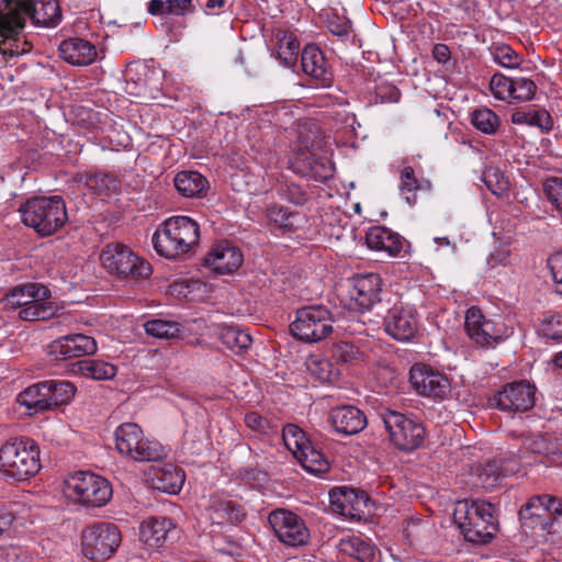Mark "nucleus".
Here are the masks:
<instances>
[{
  "label": "nucleus",
  "instance_id": "obj_30",
  "mask_svg": "<svg viewBox=\"0 0 562 562\" xmlns=\"http://www.w3.org/2000/svg\"><path fill=\"white\" fill-rule=\"evenodd\" d=\"M48 392L46 381L38 382L21 392L18 395V402L27 408L30 415L49 411L52 407Z\"/></svg>",
  "mask_w": 562,
  "mask_h": 562
},
{
  "label": "nucleus",
  "instance_id": "obj_56",
  "mask_svg": "<svg viewBox=\"0 0 562 562\" xmlns=\"http://www.w3.org/2000/svg\"><path fill=\"white\" fill-rule=\"evenodd\" d=\"M23 30H20L19 33L12 37L0 36L2 43V58L4 61H8L7 57H14L23 55L31 50L32 46L29 42L23 41V47L19 48V36L21 35Z\"/></svg>",
  "mask_w": 562,
  "mask_h": 562
},
{
  "label": "nucleus",
  "instance_id": "obj_6",
  "mask_svg": "<svg viewBox=\"0 0 562 562\" xmlns=\"http://www.w3.org/2000/svg\"><path fill=\"white\" fill-rule=\"evenodd\" d=\"M331 311L322 304H312L299 308L290 331L297 340L307 344L319 342L334 331Z\"/></svg>",
  "mask_w": 562,
  "mask_h": 562
},
{
  "label": "nucleus",
  "instance_id": "obj_58",
  "mask_svg": "<svg viewBox=\"0 0 562 562\" xmlns=\"http://www.w3.org/2000/svg\"><path fill=\"white\" fill-rule=\"evenodd\" d=\"M513 97L510 100L530 101L536 93V83L528 78H515L513 81Z\"/></svg>",
  "mask_w": 562,
  "mask_h": 562
},
{
  "label": "nucleus",
  "instance_id": "obj_16",
  "mask_svg": "<svg viewBox=\"0 0 562 562\" xmlns=\"http://www.w3.org/2000/svg\"><path fill=\"white\" fill-rule=\"evenodd\" d=\"M497 408L506 412H526L535 405V386L520 381L506 384L493 397Z\"/></svg>",
  "mask_w": 562,
  "mask_h": 562
},
{
  "label": "nucleus",
  "instance_id": "obj_4",
  "mask_svg": "<svg viewBox=\"0 0 562 562\" xmlns=\"http://www.w3.org/2000/svg\"><path fill=\"white\" fill-rule=\"evenodd\" d=\"M40 469V449L33 439L15 438L1 447L0 471L8 479L24 481L35 475Z\"/></svg>",
  "mask_w": 562,
  "mask_h": 562
},
{
  "label": "nucleus",
  "instance_id": "obj_44",
  "mask_svg": "<svg viewBox=\"0 0 562 562\" xmlns=\"http://www.w3.org/2000/svg\"><path fill=\"white\" fill-rule=\"evenodd\" d=\"M282 440L289 451L296 458L312 441L296 425L288 424L282 429Z\"/></svg>",
  "mask_w": 562,
  "mask_h": 562
},
{
  "label": "nucleus",
  "instance_id": "obj_36",
  "mask_svg": "<svg viewBox=\"0 0 562 562\" xmlns=\"http://www.w3.org/2000/svg\"><path fill=\"white\" fill-rule=\"evenodd\" d=\"M20 0H0V36L12 37L22 30V20L16 15Z\"/></svg>",
  "mask_w": 562,
  "mask_h": 562
},
{
  "label": "nucleus",
  "instance_id": "obj_17",
  "mask_svg": "<svg viewBox=\"0 0 562 562\" xmlns=\"http://www.w3.org/2000/svg\"><path fill=\"white\" fill-rule=\"evenodd\" d=\"M140 540L149 548H160L179 538V529L168 517H150L139 527Z\"/></svg>",
  "mask_w": 562,
  "mask_h": 562
},
{
  "label": "nucleus",
  "instance_id": "obj_8",
  "mask_svg": "<svg viewBox=\"0 0 562 562\" xmlns=\"http://www.w3.org/2000/svg\"><path fill=\"white\" fill-rule=\"evenodd\" d=\"M115 443L120 453L135 461H159L167 456L164 446L156 440L144 438L143 430L134 423H124L116 428Z\"/></svg>",
  "mask_w": 562,
  "mask_h": 562
},
{
  "label": "nucleus",
  "instance_id": "obj_42",
  "mask_svg": "<svg viewBox=\"0 0 562 562\" xmlns=\"http://www.w3.org/2000/svg\"><path fill=\"white\" fill-rule=\"evenodd\" d=\"M271 222L286 232H294L299 227L303 216L299 212L289 211L282 205H273L268 211Z\"/></svg>",
  "mask_w": 562,
  "mask_h": 562
},
{
  "label": "nucleus",
  "instance_id": "obj_2",
  "mask_svg": "<svg viewBox=\"0 0 562 562\" xmlns=\"http://www.w3.org/2000/svg\"><path fill=\"white\" fill-rule=\"evenodd\" d=\"M200 227L189 216H172L155 232L153 245L158 255L175 259L189 255L198 245Z\"/></svg>",
  "mask_w": 562,
  "mask_h": 562
},
{
  "label": "nucleus",
  "instance_id": "obj_14",
  "mask_svg": "<svg viewBox=\"0 0 562 562\" xmlns=\"http://www.w3.org/2000/svg\"><path fill=\"white\" fill-rule=\"evenodd\" d=\"M465 331L471 340L482 347H490L497 344L504 334V325L486 319L481 310L472 306L467 311Z\"/></svg>",
  "mask_w": 562,
  "mask_h": 562
},
{
  "label": "nucleus",
  "instance_id": "obj_18",
  "mask_svg": "<svg viewBox=\"0 0 562 562\" xmlns=\"http://www.w3.org/2000/svg\"><path fill=\"white\" fill-rule=\"evenodd\" d=\"M16 15L22 20V30L25 26V18L33 23L43 26H55L61 19L57 0H20Z\"/></svg>",
  "mask_w": 562,
  "mask_h": 562
},
{
  "label": "nucleus",
  "instance_id": "obj_7",
  "mask_svg": "<svg viewBox=\"0 0 562 562\" xmlns=\"http://www.w3.org/2000/svg\"><path fill=\"white\" fill-rule=\"evenodd\" d=\"M64 491L67 497L87 507H102L113 494L106 479L87 471L71 474L65 481Z\"/></svg>",
  "mask_w": 562,
  "mask_h": 562
},
{
  "label": "nucleus",
  "instance_id": "obj_49",
  "mask_svg": "<svg viewBox=\"0 0 562 562\" xmlns=\"http://www.w3.org/2000/svg\"><path fill=\"white\" fill-rule=\"evenodd\" d=\"M307 371L321 382H329L334 375L331 362L321 356L312 355L306 359Z\"/></svg>",
  "mask_w": 562,
  "mask_h": 562
},
{
  "label": "nucleus",
  "instance_id": "obj_25",
  "mask_svg": "<svg viewBox=\"0 0 562 562\" xmlns=\"http://www.w3.org/2000/svg\"><path fill=\"white\" fill-rule=\"evenodd\" d=\"M519 519L522 526L529 529H540L547 533L552 532V521L546 516L541 495H535L519 510Z\"/></svg>",
  "mask_w": 562,
  "mask_h": 562
},
{
  "label": "nucleus",
  "instance_id": "obj_33",
  "mask_svg": "<svg viewBox=\"0 0 562 562\" xmlns=\"http://www.w3.org/2000/svg\"><path fill=\"white\" fill-rule=\"evenodd\" d=\"M186 475L182 469L173 464H165L155 471L153 485L168 494H177L184 484Z\"/></svg>",
  "mask_w": 562,
  "mask_h": 562
},
{
  "label": "nucleus",
  "instance_id": "obj_63",
  "mask_svg": "<svg viewBox=\"0 0 562 562\" xmlns=\"http://www.w3.org/2000/svg\"><path fill=\"white\" fill-rule=\"evenodd\" d=\"M378 97L381 98L383 102H398L401 98L400 90L394 86L387 87H379L376 90Z\"/></svg>",
  "mask_w": 562,
  "mask_h": 562
},
{
  "label": "nucleus",
  "instance_id": "obj_3",
  "mask_svg": "<svg viewBox=\"0 0 562 562\" xmlns=\"http://www.w3.org/2000/svg\"><path fill=\"white\" fill-rule=\"evenodd\" d=\"M5 310L20 308L19 316L24 321H46L58 316L60 307L49 300V290L38 283H27L13 288L2 300Z\"/></svg>",
  "mask_w": 562,
  "mask_h": 562
},
{
  "label": "nucleus",
  "instance_id": "obj_9",
  "mask_svg": "<svg viewBox=\"0 0 562 562\" xmlns=\"http://www.w3.org/2000/svg\"><path fill=\"white\" fill-rule=\"evenodd\" d=\"M100 260L110 273H115L121 278L138 280L147 278L151 273L150 265L121 243L106 245L101 251Z\"/></svg>",
  "mask_w": 562,
  "mask_h": 562
},
{
  "label": "nucleus",
  "instance_id": "obj_43",
  "mask_svg": "<svg viewBox=\"0 0 562 562\" xmlns=\"http://www.w3.org/2000/svg\"><path fill=\"white\" fill-rule=\"evenodd\" d=\"M46 387L49 389L48 394L52 408L67 404L76 393L75 385L68 381L47 380Z\"/></svg>",
  "mask_w": 562,
  "mask_h": 562
},
{
  "label": "nucleus",
  "instance_id": "obj_23",
  "mask_svg": "<svg viewBox=\"0 0 562 562\" xmlns=\"http://www.w3.org/2000/svg\"><path fill=\"white\" fill-rule=\"evenodd\" d=\"M59 54L66 63L74 66L91 65L98 56L95 46L80 37L63 41L59 44Z\"/></svg>",
  "mask_w": 562,
  "mask_h": 562
},
{
  "label": "nucleus",
  "instance_id": "obj_32",
  "mask_svg": "<svg viewBox=\"0 0 562 562\" xmlns=\"http://www.w3.org/2000/svg\"><path fill=\"white\" fill-rule=\"evenodd\" d=\"M330 502L336 512L340 515L350 517V518H361V506H366L367 498L363 493L358 495V493L353 490L350 491H340L337 493L330 494Z\"/></svg>",
  "mask_w": 562,
  "mask_h": 562
},
{
  "label": "nucleus",
  "instance_id": "obj_40",
  "mask_svg": "<svg viewBox=\"0 0 562 562\" xmlns=\"http://www.w3.org/2000/svg\"><path fill=\"white\" fill-rule=\"evenodd\" d=\"M83 179L85 184L99 194L116 193L121 189V180L113 173H88Z\"/></svg>",
  "mask_w": 562,
  "mask_h": 562
},
{
  "label": "nucleus",
  "instance_id": "obj_51",
  "mask_svg": "<svg viewBox=\"0 0 562 562\" xmlns=\"http://www.w3.org/2000/svg\"><path fill=\"white\" fill-rule=\"evenodd\" d=\"M331 357L340 363L353 364L361 360L362 352L360 349L347 341H339L331 347Z\"/></svg>",
  "mask_w": 562,
  "mask_h": 562
},
{
  "label": "nucleus",
  "instance_id": "obj_48",
  "mask_svg": "<svg viewBox=\"0 0 562 562\" xmlns=\"http://www.w3.org/2000/svg\"><path fill=\"white\" fill-rule=\"evenodd\" d=\"M471 123L484 134H494L499 125L498 116L490 109L482 108L472 112Z\"/></svg>",
  "mask_w": 562,
  "mask_h": 562
},
{
  "label": "nucleus",
  "instance_id": "obj_50",
  "mask_svg": "<svg viewBox=\"0 0 562 562\" xmlns=\"http://www.w3.org/2000/svg\"><path fill=\"white\" fill-rule=\"evenodd\" d=\"M419 187L414 169L411 166L404 167L401 171L400 191L407 204L414 205L416 203Z\"/></svg>",
  "mask_w": 562,
  "mask_h": 562
},
{
  "label": "nucleus",
  "instance_id": "obj_12",
  "mask_svg": "<svg viewBox=\"0 0 562 562\" xmlns=\"http://www.w3.org/2000/svg\"><path fill=\"white\" fill-rule=\"evenodd\" d=\"M268 520L278 539L284 544L300 547L307 543L308 529L296 514L279 508L270 513Z\"/></svg>",
  "mask_w": 562,
  "mask_h": 562
},
{
  "label": "nucleus",
  "instance_id": "obj_38",
  "mask_svg": "<svg viewBox=\"0 0 562 562\" xmlns=\"http://www.w3.org/2000/svg\"><path fill=\"white\" fill-rule=\"evenodd\" d=\"M218 338L228 349L236 352L247 350L252 342L249 333L235 326L222 327L218 330Z\"/></svg>",
  "mask_w": 562,
  "mask_h": 562
},
{
  "label": "nucleus",
  "instance_id": "obj_46",
  "mask_svg": "<svg viewBox=\"0 0 562 562\" xmlns=\"http://www.w3.org/2000/svg\"><path fill=\"white\" fill-rule=\"evenodd\" d=\"M482 180L487 189L496 196H504L509 191L508 177L498 167H488L482 175Z\"/></svg>",
  "mask_w": 562,
  "mask_h": 562
},
{
  "label": "nucleus",
  "instance_id": "obj_41",
  "mask_svg": "<svg viewBox=\"0 0 562 562\" xmlns=\"http://www.w3.org/2000/svg\"><path fill=\"white\" fill-rule=\"evenodd\" d=\"M295 459L311 473L321 474L329 469L327 459L312 442Z\"/></svg>",
  "mask_w": 562,
  "mask_h": 562
},
{
  "label": "nucleus",
  "instance_id": "obj_64",
  "mask_svg": "<svg viewBox=\"0 0 562 562\" xmlns=\"http://www.w3.org/2000/svg\"><path fill=\"white\" fill-rule=\"evenodd\" d=\"M0 562H23L21 549L16 547H0Z\"/></svg>",
  "mask_w": 562,
  "mask_h": 562
},
{
  "label": "nucleus",
  "instance_id": "obj_54",
  "mask_svg": "<svg viewBox=\"0 0 562 562\" xmlns=\"http://www.w3.org/2000/svg\"><path fill=\"white\" fill-rule=\"evenodd\" d=\"M538 330L541 336L548 339L562 340V314L543 317Z\"/></svg>",
  "mask_w": 562,
  "mask_h": 562
},
{
  "label": "nucleus",
  "instance_id": "obj_10",
  "mask_svg": "<svg viewBox=\"0 0 562 562\" xmlns=\"http://www.w3.org/2000/svg\"><path fill=\"white\" fill-rule=\"evenodd\" d=\"M121 540V532L115 525L111 522L91 525L81 535L82 553L93 562H103L114 554Z\"/></svg>",
  "mask_w": 562,
  "mask_h": 562
},
{
  "label": "nucleus",
  "instance_id": "obj_1",
  "mask_svg": "<svg viewBox=\"0 0 562 562\" xmlns=\"http://www.w3.org/2000/svg\"><path fill=\"white\" fill-rule=\"evenodd\" d=\"M453 520L464 539L475 544L490 542L498 529L494 506L481 499L457 502Z\"/></svg>",
  "mask_w": 562,
  "mask_h": 562
},
{
  "label": "nucleus",
  "instance_id": "obj_24",
  "mask_svg": "<svg viewBox=\"0 0 562 562\" xmlns=\"http://www.w3.org/2000/svg\"><path fill=\"white\" fill-rule=\"evenodd\" d=\"M303 71L310 75L324 87L330 86L333 74L326 67V60L322 50L315 45H307L301 54Z\"/></svg>",
  "mask_w": 562,
  "mask_h": 562
},
{
  "label": "nucleus",
  "instance_id": "obj_22",
  "mask_svg": "<svg viewBox=\"0 0 562 562\" xmlns=\"http://www.w3.org/2000/svg\"><path fill=\"white\" fill-rule=\"evenodd\" d=\"M329 419L335 430L345 436L356 435L367 426L366 415L351 405L331 409Z\"/></svg>",
  "mask_w": 562,
  "mask_h": 562
},
{
  "label": "nucleus",
  "instance_id": "obj_37",
  "mask_svg": "<svg viewBox=\"0 0 562 562\" xmlns=\"http://www.w3.org/2000/svg\"><path fill=\"white\" fill-rule=\"evenodd\" d=\"M510 121L513 124H527L539 127L541 131L548 132L552 128V119L544 110H536L530 106L519 108L512 113Z\"/></svg>",
  "mask_w": 562,
  "mask_h": 562
},
{
  "label": "nucleus",
  "instance_id": "obj_21",
  "mask_svg": "<svg viewBox=\"0 0 562 562\" xmlns=\"http://www.w3.org/2000/svg\"><path fill=\"white\" fill-rule=\"evenodd\" d=\"M241 263V252L228 243L215 245L204 259V265L218 274L231 273Z\"/></svg>",
  "mask_w": 562,
  "mask_h": 562
},
{
  "label": "nucleus",
  "instance_id": "obj_5",
  "mask_svg": "<svg viewBox=\"0 0 562 562\" xmlns=\"http://www.w3.org/2000/svg\"><path fill=\"white\" fill-rule=\"evenodd\" d=\"M22 221L41 236H49L68 220L66 203L61 196H36L20 207Z\"/></svg>",
  "mask_w": 562,
  "mask_h": 562
},
{
  "label": "nucleus",
  "instance_id": "obj_11",
  "mask_svg": "<svg viewBox=\"0 0 562 562\" xmlns=\"http://www.w3.org/2000/svg\"><path fill=\"white\" fill-rule=\"evenodd\" d=\"M390 440L401 450L420 447L425 439V428L420 423L401 412L383 408L380 413Z\"/></svg>",
  "mask_w": 562,
  "mask_h": 562
},
{
  "label": "nucleus",
  "instance_id": "obj_27",
  "mask_svg": "<svg viewBox=\"0 0 562 562\" xmlns=\"http://www.w3.org/2000/svg\"><path fill=\"white\" fill-rule=\"evenodd\" d=\"M369 248L373 250H383L391 256H397L403 248V238L383 226L371 227L366 236Z\"/></svg>",
  "mask_w": 562,
  "mask_h": 562
},
{
  "label": "nucleus",
  "instance_id": "obj_52",
  "mask_svg": "<svg viewBox=\"0 0 562 562\" xmlns=\"http://www.w3.org/2000/svg\"><path fill=\"white\" fill-rule=\"evenodd\" d=\"M543 509L546 516L552 521V532L562 531V501L555 496L542 494Z\"/></svg>",
  "mask_w": 562,
  "mask_h": 562
},
{
  "label": "nucleus",
  "instance_id": "obj_26",
  "mask_svg": "<svg viewBox=\"0 0 562 562\" xmlns=\"http://www.w3.org/2000/svg\"><path fill=\"white\" fill-rule=\"evenodd\" d=\"M508 472H514V469H508L499 460L487 461L480 464L471 474V484L477 488L488 491L501 484Z\"/></svg>",
  "mask_w": 562,
  "mask_h": 562
},
{
  "label": "nucleus",
  "instance_id": "obj_34",
  "mask_svg": "<svg viewBox=\"0 0 562 562\" xmlns=\"http://www.w3.org/2000/svg\"><path fill=\"white\" fill-rule=\"evenodd\" d=\"M173 182L177 191L184 198H202L206 193L207 180L196 171L178 172Z\"/></svg>",
  "mask_w": 562,
  "mask_h": 562
},
{
  "label": "nucleus",
  "instance_id": "obj_19",
  "mask_svg": "<svg viewBox=\"0 0 562 562\" xmlns=\"http://www.w3.org/2000/svg\"><path fill=\"white\" fill-rule=\"evenodd\" d=\"M384 329L398 341H408L417 333V319L412 308L394 305L384 317Z\"/></svg>",
  "mask_w": 562,
  "mask_h": 562
},
{
  "label": "nucleus",
  "instance_id": "obj_53",
  "mask_svg": "<svg viewBox=\"0 0 562 562\" xmlns=\"http://www.w3.org/2000/svg\"><path fill=\"white\" fill-rule=\"evenodd\" d=\"M492 55L494 61L505 68H518L522 63V57L508 45L494 47Z\"/></svg>",
  "mask_w": 562,
  "mask_h": 562
},
{
  "label": "nucleus",
  "instance_id": "obj_57",
  "mask_svg": "<svg viewBox=\"0 0 562 562\" xmlns=\"http://www.w3.org/2000/svg\"><path fill=\"white\" fill-rule=\"evenodd\" d=\"M513 81L514 79L502 74H495L490 82V88L494 97L499 100H510V97H513Z\"/></svg>",
  "mask_w": 562,
  "mask_h": 562
},
{
  "label": "nucleus",
  "instance_id": "obj_55",
  "mask_svg": "<svg viewBox=\"0 0 562 562\" xmlns=\"http://www.w3.org/2000/svg\"><path fill=\"white\" fill-rule=\"evenodd\" d=\"M529 448L533 453L542 454L544 457H552L562 453L558 440L546 436H537L531 440Z\"/></svg>",
  "mask_w": 562,
  "mask_h": 562
},
{
  "label": "nucleus",
  "instance_id": "obj_29",
  "mask_svg": "<svg viewBox=\"0 0 562 562\" xmlns=\"http://www.w3.org/2000/svg\"><path fill=\"white\" fill-rule=\"evenodd\" d=\"M207 513L212 522L216 525H224L226 522L238 524L246 516V512L241 505L233 501L221 498L211 501Z\"/></svg>",
  "mask_w": 562,
  "mask_h": 562
},
{
  "label": "nucleus",
  "instance_id": "obj_45",
  "mask_svg": "<svg viewBox=\"0 0 562 562\" xmlns=\"http://www.w3.org/2000/svg\"><path fill=\"white\" fill-rule=\"evenodd\" d=\"M145 331L156 338L169 339L177 337L181 331V325L177 322L162 318H154L144 324Z\"/></svg>",
  "mask_w": 562,
  "mask_h": 562
},
{
  "label": "nucleus",
  "instance_id": "obj_39",
  "mask_svg": "<svg viewBox=\"0 0 562 562\" xmlns=\"http://www.w3.org/2000/svg\"><path fill=\"white\" fill-rule=\"evenodd\" d=\"M151 15H186L193 11L191 0H150L147 8Z\"/></svg>",
  "mask_w": 562,
  "mask_h": 562
},
{
  "label": "nucleus",
  "instance_id": "obj_35",
  "mask_svg": "<svg viewBox=\"0 0 562 562\" xmlns=\"http://www.w3.org/2000/svg\"><path fill=\"white\" fill-rule=\"evenodd\" d=\"M313 130H315V136L312 139L308 134H305L303 131L300 132V140L302 146L310 153L311 155V161H308V166L312 170H315V175L319 177L321 179H327L333 176V168L329 162L324 164L319 162V166L322 168V172H318L316 170V166L318 162L315 159L316 150L322 148L323 140L319 137V133L317 130V126L315 123L308 124V132L313 133Z\"/></svg>",
  "mask_w": 562,
  "mask_h": 562
},
{
  "label": "nucleus",
  "instance_id": "obj_31",
  "mask_svg": "<svg viewBox=\"0 0 562 562\" xmlns=\"http://www.w3.org/2000/svg\"><path fill=\"white\" fill-rule=\"evenodd\" d=\"M69 372L92 380H110L115 376L116 368L102 360L83 359L71 363Z\"/></svg>",
  "mask_w": 562,
  "mask_h": 562
},
{
  "label": "nucleus",
  "instance_id": "obj_62",
  "mask_svg": "<svg viewBox=\"0 0 562 562\" xmlns=\"http://www.w3.org/2000/svg\"><path fill=\"white\" fill-rule=\"evenodd\" d=\"M327 27L331 34L341 40H345L349 36L350 25L348 21L336 18L328 21Z\"/></svg>",
  "mask_w": 562,
  "mask_h": 562
},
{
  "label": "nucleus",
  "instance_id": "obj_61",
  "mask_svg": "<svg viewBox=\"0 0 562 562\" xmlns=\"http://www.w3.org/2000/svg\"><path fill=\"white\" fill-rule=\"evenodd\" d=\"M548 267L557 284V292L562 295V251H558L548 258Z\"/></svg>",
  "mask_w": 562,
  "mask_h": 562
},
{
  "label": "nucleus",
  "instance_id": "obj_13",
  "mask_svg": "<svg viewBox=\"0 0 562 562\" xmlns=\"http://www.w3.org/2000/svg\"><path fill=\"white\" fill-rule=\"evenodd\" d=\"M409 380L419 395L436 400L446 398L451 390L449 379L426 364H414L409 371Z\"/></svg>",
  "mask_w": 562,
  "mask_h": 562
},
{
  "label": "nucleus",
  "instance_id": "obj_60",
  "mask_svg": "<svg viewBox=\"0 0 562 562\" xmlns=\"http://www.w3.org/2000/svg\"><path fill=\"white\" fill-rule=\"evenodd\" d=\"M245 424L251 430L260 435H269L274 431V427L257 412H249L245 415Z\"/></svg>",
  "mask_w": 562,
  "mask_h": 562
},
{
  "label": "nucleus",
  "instance_id": "obj_59",
  "mask_svg": "<svg viewBox=\"0 0 562 562\" xmlns=\"http://www.w3.org/2000/svg\"><path fill=\"white\" fill-rule=\"evenodd\" d=\"M543 187L548 200L562 213V178H549Z\"/></svg>",
  "mask_w": 562,
  "mask_h": 562
},
{
  "label": "nucleus",
  "instance_id": "obj_47",
  "mask_svg": "<svg viewBox=\"0 0 562 562\" xmlns=\"http://www.w3.org/2000/svg\"><path fill=\"white\" fill-rule=\"evenodd\" d=\"M279 42V57L283 60L285 66L295 64L300 50V43L292 34L286 32H278Z\"/></svg>",
  "mask_w": 562,
  "mask_h": 562
},
{
  "label": "nucleus",
  "instance_id": "obj_20",
  "mask_svg": "<svg viewBox=\"0 0 562 562\" xmlns=\"http://www.w3.org/2000/svg\"><path fill=\"white\" fill-rule=\"evenodd\" d=\"M382 280L379 274L368 273L356 276L352 280L350 297L355 300L361 311H369L381 301Z\"/></svg>",
  "mask_w": 562,
  "mask_h": 562
},
{
  "label": "nucleus",
  "instance_id": "obj_15",
  "mask_svg": "<svg viewBox=\"0 0 562 562\" xmlns=\"http://www.w3.org/2000/svg\"><path fill=\"white\" fill-rule=\"evenodd\" d=\"M98 349L93 337L83 334H70L53 340L47 346V355L56 361L68 360L95 353Z\"/></svg>",
  "mask_w": 562,
  "mask_h": 562
},
{
  "label": "nucleus",
  "instance_id": "obj_28",
  "mask_svg": "<svg viewBox=\"0 0 562 562\" xmlns=\"http://www.w3.org/2000/svg\"><path fill=\"white\" fill-rule=\"evenodd\" d=\"M337 548L341 554L350 557L357 562H374L375 560V546L360 536L341 538Z\"/></svg>",
  "mask_w": 562,
  "mask_h": 562
}]
</instances>
